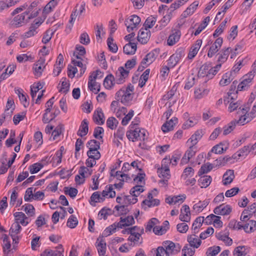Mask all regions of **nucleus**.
I'll list each match as a JSON object with an SVG mask.
<instances>
[{
	"mask_svg": "<svg viewBox=\"0 0 256 256\" xmlns=\"http://www.w3.org/2000/svg\"><path fill=\"white\" fill-rule=\"evenodd\" d=\"M134 86L130 84L127 87H123L116 92L115 99L120 100L125 106H128L133 98Z\"/></svg>",
	"mask_w": 256,
	"mask_h": 256,
	"instance_id": "f257e3e1",
	"label": "nucleus"
},
{
	"mask_svg": "<svg viewBox=\"0 0 256 256\" xmlns=\"http://www.w3.org/2000/svg\"><path fill=\"white\" fill-rule=\"evenodd\" d=\"M249 108L248 107L241 108L240 107L237 112L240 116L238 120H236V124L239 125H244L250 122L254 118V116H249V114H248Z\"/></svg>",
	"mask_w": 256,
	"mask_h": 256,
	"instance_id": "f03ea898",
	"label": "nucleus"
},
{
	"mask_svg": "<svg viewBox=\"0 0 256 256\" xmlns=\"http://www.w3.org/2000/svg\"><path fill=\"white\" fill-rule=\"evenodd\" d=\"M186 54L185 49L182 47L178 48L175 53L172 54L168 60V65L170 68H174L178 62V61Z\"/></svg>",
	"mask_w": 256,
	"mask_h": 256,
	"instance_id": "7ed1b4c3",
	"label": "nucleus"
},
{
	"mask_svg": "<svg viewBox=\"0 0 256 256\" xmlns=\"http://www.w3.org/2000/svg\"><path fill=\"white\" fill-rule=\"evenodd\" d=\"M140 20V18L135 14L132 15L126 19L124 24L126 26L127 31L128 32H131L134 30H137Z\"/></svg>",
	"mask_w": 256,
	"mask_h": 256,
	"instance_id": "20e7f679",
	"label": "nucleus"
},
{
	"mask_svg": "<svg viewBox=\"0 0 256 256\" xmlns=\"http://www.w3.org/2000/svg\"><path fill=\"white\" fill-rule=\"evenodd\" d=\"M101 74L100 70L93 72L88 78V87L90 90L97 94L100 90V86L95 82L98 76Z\"/></svg>",
	"mask_w": 256,
	"mask_h": 256,
	"instance_id": "39448f33",
	"label": "nucleus"
},
{
	"mask_svg": "<svg viewBox=\"0 0 256 256\" xmlns=\"http://www.w3.org/2000/svg\"><path fill=\"white\" fill-rule=\"evenodd\" d=\"M45 18H36L34 21L33 23L32 24L31 26L29 28V30L24 32V38H28L31 36H34L37 34L36 30L41 25V24L44 22Z\"/></svg>",
	"mask_w": 256,
	"mask_h": 256,
	"instance_id": "423d86ee",
	"label": "nucleus"
},
{
	"mask_svg": "<svg viewBox=\"0 0 256 256\" xmlns=\"http://www.w3.org/2000/svg\"><path fill=\"white\" fill-rule=\"evenodd\" d=\"M38 3V0L34 1L28 7L27 10L24 12L26 15H28V20L34 18L38 16L39 12L40 10V8H37Z\"/></svg>",
	"mask_w": 256,
	"mask_h": 256,
	"instance_id": "0eeeda50",
	"label": "nucleus"
},
{
	"mask_svg": "<svg viewBox=\"0 0 256 256\" xmlns=\"http://www.w3.org/2000/svg\"><path fill=\"white\" fill-rule=\"evenodd\" d=\"M129 70H125L124 67L120 66L115 74L116 82L121 84L125 82V79L128 77Z\"/></svg>",
	"mask_w": 256,
	"mask_h": 256,
	"instance_id": "6e6552de",
	"label": "nucleus"
},
{
	"mask_svg": "<svg viewBox=\"0 0 256 256\" xmlns=\"http://www.w3.org/2000/svg\"><path fill=\"white\" fill-rule=\"evenodd\" d=\"M138 124H134V121H132L130 126V130L126 132V136L132 142H136L138 140V128L136 127Z\"/></svg>",
	"mask_w": 256,
	"mask_h": 256,
	"instance_id": "1a4fd4ad",
	"label": "nucleus"
},
{
	"mask_svg": "<svg viewBox=\"0 0 256 256\" xmlns=\"http://www.w3.org/2000/svg\"><path fill=\"white\" fill-rule=\"evenodd\" d=\"M223 42V40L222 38H218L216 41L210 46L208 56L209 58H212L220 49Z\"/></svg>",
	"mask_w": 256,
	"mask_h": 256,
	"instance_id": "9d476101",
	"label": "nucleus"
},
{
	"mask_svg": "<svg viewBox=\"0 0 256 256\" xmlns=\"http://www.w3.org/2000/svg\"><path fill=\"white\" fill-rule=\"evenodd\" d=\"M232 211V208L230 206L223 204L215 208L214 212L216 214L225 216L229 214Z\"/></svg>",
	"mask_w": 256,
	"mask_h": 256,
	"instance_id": "9b49d317",
	"label": "nucleus"
},
{
	"mask_svg": "<svg viewBox=\"0 0 256 256\" xmlns=\"http://www.w3.org/2000/svg\"><path fill=\"white\" fill-rule=\"evenodd\" d=\"M150 36V31L147 28H142L138 32V40L142 44H146Z\"/></svg>",
	"mask_w": 256,
	"mask_h": 256,
	"instance_id": "f8f14e48",
	"label": "nucleus"
},
{
	"mask_svg": "<svg viewBox=\"0 0 256 256\" xmlns=\"http://www.w3.org/2000/svg\"><path fill=\"white\" fill-rule=\"evenodd\" d=\"M181 36V32L179 30L174 29L172 30V32L167 40V44L168 46H173L180 40Z\"/></svg>",
	"mask_w": 256,
	"mask_h": 256,
	"instance_id": "ddd939ff",
	"label": "nucleus"
},
{
	"mask_svg": "<svg viewBox=\"0 0 256 256\" xmlns=\"http://www.w3.org/2000/svg\"><path fill=\"white\" fill-rule=\"evenodd\" d=\"M158 51L156 50H154L149 53H148L142 60V64H146L148 66L151 64L156 59L158 56Z\"/></svg>",
	"mask_w": 256,
	"mask_h": 256,
	"instance_id": "4468645a",
	"label": "nucleus"
},
{
	"mask_svg": "<svg viewBox=\"0 0 256 256\" xmlns=\"http://www.w3.org/2000/svg\"><path fill=\"white\" fill-rule=\"evenodd\" d=\"M248 74L249 76H246V78H244V80L238 85L237 90L236 91V93L238 90L242 91L247 90L250 86V84L252 82L254 76L252 74Z\"/></svg>",
	"mask_w": 256,
	"mask_h": 256,
	"instance_id": "2eb2a0df",
	"label": "nucleus"
},
{
	"mask_svg": "<svg viewBox=\"0 0 256 256\" xmlns=\"http://www.w3.org/2000/svg\"><path fill=\"white\" fill-rule=\"evenodd\" d=\"M93 119L94 122L98 124H103L104 122V116L102 110L100 108H98L94 111Z\"/></svg>",
	"mask_w": 256,
	"mask_h": 256,
	"instance_id": "dca6fc26",
	"label": "nucleus"
},
{
	"mask_svg": "<svg viewBox=\"0 0 256 256\" xmlns=\"http://www.w3.org/2000/svg\"><path fill=\"white\" fill-rule=\"evenodd\" d=\"M26 14L23 12L20 14L17 15L10 22V24L14 28H18L24 24L25 16Z\"/></svg>",
	"mask_w": 256,
	"mask_h": 256,
	"instance_id": "f3484780",
	"label": "nucleus"
},
{
	"mask_svg": "<svg viewBox=\"0 0 256 256\" xmlns=\"http://www.w3.org/2000/svg\"><path fill=\"white\" fill-rule=\"evenodd\" d=\"M202 44V40H198L190 48V50L188 56V59H192L198 54L200 46Z\"/></svg>",
	"mask_w": 256,
	"mask_h": 256,
	"instance_id": "a211bd4d",
	"label": "nucleus"
},
{
	"mask_svg": "<svg viewBox=\"0 0 256 256\" xmlns=\"http://www.w3.org/2000/svg\"><path fill=\"white\" fill-rule=\"evenodd\" d=\"M88 170V168L84 166H81L78 170L79 174L75 176V181L76 184L80 185L83 184L85 181V172Z\"/></svg>",
	"mask_w": 256,
	"mask_h": 256,
	"instance_id": "6ab92c4d",
	"label": "nucleus"
},
{
	"mask_svg": "<svg viewBox=\"0 0 256 256\" xmlns=\"http://www.w3.org/2000/svg\"><path fill=\"white\" fill-rule=\"evenodd\" d=\"M14 215L15 218V222H18L19 224H20L24 226H26L29 223V222L27 220L28 218L24 213L22 212H16Z\"/></svg>",
	"mask_w": 256,
	"mask_h": 256,
	"instance_id": "aec40b11",
	"label": "nucleus"
},
{
	"mask_svg": "<svg viewBox=\"0 0 256 256\" xmlns=\"http://www.w3.org/2000/svg\"><path fill=\"white\" fill-rule=\"evenodd\" d=\"M178 122L176 117L172 118L168 122H166L162 126V130L164 132H166L173 130L174 126Z\"/></svg>",
	"mask_w": 256,
	"mask_h": 256,
	"instance_id": "412c9836",
	"label": "nucleus"
},
{
	"mask_svg": "<svg viewBox=\"0 0 256 256\" xmlns=\"http://www.w3.org/2000/svg\"><path fill=\"white\" fill-rule=\"evenodd\" d=\"M88 132V122L86 119H84L81 122L77 134L82 137L87 134Z\"/></svg>",
	"mask_w": 256,
	"mask_h": 256,
	"instance_id": "4be33fe9",
	"label": "nucleus"
},
{
	"mask_svg": "<svg viewBox=\"0 0 256 256\" xmlns=\"http://www.w3.org/2000/svg\"><path fill=\"white\" fill-rule=\"evenodd\" d=\"M228 148V144L226 142H221L213 146L211 152H213L216 154H221L224 151H226Z\"/></svg>",
	"mask_w": 256,
	"mask_h": 256,
	"instance_id": "5701e85b",
	"label": "nucleus"
},
{
	"mask_svg": "<svg viewBox=\"0 0 256 256\" xmlns=\"http://www.w3.org/2000/svg\"><path fill=\"white\" fill-rule=\"evenodd\" d=\"M234 178V170H228L223 176V184L225 186L230 184Z\"/></svg>",
	"mask_w": 256,
	"mask_h": 256,
	"instance_id": "b1692460",
	"label": "nucleus"
},
{
	"mask_svg": "<svg viewBox=\"0 0 256 256\" xmlns=\"http://www.w3.org/2000/svg\"><path fill=\"white\" fill-rule=\"evenodd\" d=\"M100 142L96 140H89L86 144V146L89 148L87 154H90L92 151L96 152V150L100 148Z\"/></svg>",
	"mask_w": 256,
	"mask_h": 256,
	"instance_id": "393cba45",
	"label": "nucleus"
},
{
	"mask_svg": "<svg viewBox=\"0 0 256 256\" xmlns=\"http://www.w3.org/2000/svg\"><path fill=\"white\" fill-rule=\"evenodd\" d=\"M231 52L232 48L230 47L222 49L220 52L218 53L219 56L218 61L221 62V64L222 63L224 62L227 60Z\"/></svg>",
	"mask_w": 256,
	"mask_h": 256,
	"instance_id": "a878e982",
	"label": "nucleus"
},
{
	"mask_svg": "<svg viewBox=\"0 0 256 256\" xmlns=\"http://www.w3.org/2000/svg\"><path fill=\"white\" fill-rule=\"evenodd\" d=\"M188 241L190 244V246L194 248H198L202 243L200 240L198 238L196 234L188 236Z\"/></svg>",
	"mask_w": 256,
	"mask_h": 256,
	"instance_id": "bb28decb",
	"label": "nucleus"
},
{
	"mask_svg": "<svg viewBox=\"0 0 256 256\" xmlns=\"http://www.w3.org/2000/svg\"><path fill=\"white\" fill-rule=\"evenodd\" d=\"M208 64H204L202 65L198 72V77L204 78V83H206L208 80L206 78V76L208 74Z\"/></svg>",
	"mask_w": 256,
	"mask_h": 256,
	"instance_id": "cd10ccee",
	"label": "nucleus"
},
{
	"mask_svg": "<svg viewBox=\"0 0 256 256\" xmlns=\"http://www.w3.org/2000/svg\"><path fill=\"white\" fill-rule=\"evenodd\" d=\"M59 0H51L48 2L44 8L42 14L44 16V18H46V15L50 12L55 6L58 4Z\"/></svg>",
	"mask_w": 256,
	"mask_h": 256,
	"instance_id": "c85d7f7f",
	"label": "nucleus"
},
{
	"mask_svg": "<svg viewBox=\"0 0 256 256\" xmlns=\"http://www.w3.org/2000/svg\"><path fill=\"white\" fill-rule=\"evenodd\" d=\"M136 44L135 42H128L123 48L124 52L126 54H134L136 50Z\"/></svg>",
	"mask_w": 256,
	"mask_h": 256,
	"instance_id": "c756f323",
	"label": "nucleus"
},
{
	"mask_svg": "<svg viewBox=\"0 0 256 256\" xmlns=\"http://www.w3.org/2000/svg\"><path fill=\"white\" fill-rule=\"evenodd\" d=\"M228 232L224 233L220 232L216 233V237L218 240L223 241L226 245L231 246L232 244V240L228 237Z\"/></svg>",
	"mask_w": 256,
	"mask_h": 256,
	"instance_id": "7c9ffc66",
	"label": "nucleus"
},
{
	"mask_svg": "<svg viewBox=\"0 0 256 256\" xmlns=\"http://www.w3.org/2000/svg\"><path fill=\"white\" fill-rule=\"evenodd\" d=\"M221 66L222 64H216L214 67H212L210 64H209L208 74L206 76L207 80L212 79L214 77V76L218 73V72L220 70Z\"/></svg>",
	"mask_w": 256,
	"mask_h": 256,
	"instance_id": "2f4dec72",
	"label": "nucleus"
},
{
	"mask_svg": "<svg viewBox=\"0 0 256 256\" xmlns=\"http://www.w3.org/2000/svg\"><path fill=\"white\" fill-rule=\"evenodd\" d=\"M204 135V132L202 130H197L194 134H192L188 140L190 141L192 146H195L201 139Z\"/></svg>",
	"mask_w": 256,
	"mask_h": 256,
	"instance_id": "473e14b6",
	"label": "nucleus"
},
{
	"mask_svg": "<svg viewBox=\"0 0 256 256\" xmlns=\"http://www.w3.org/2000/svg\"><path fill=\"white\" fill-rule=\"evenodd\" d=\"M232 72H229L224 74L220 82V84L221 86H227L230 84V82L233 80Z\"/></svg>",
	"mask_w": 256,
	"mask_h": 256,
	"instance_id": "72a5a7b5",
	"label": "nucleus"
},
{
	"mask_svg": "<svg viewBox=\"0 0 256 256\" xmlns=\"http://www.w3.org/2000/svg\"><path fill=\"white\" fill-rule=\"evenodd\" d=\"M212 178L210 176H202L198 180V184L201 188L208 187L212 182Z\"/></svg>",
	"mask_w": 256,
	"mask_h": 256,
	"instance_id": "f704fd0d",
	"label": "nucleus"
},
{
	"mask_svg": "<svg viewBox=\"0 0 256 256\" xmlns=\"http://www.w3.org/2000/svg\"><path fill=\"white\" fill-rule=\"evenodd\" d=\"M204 222V216H199L196 218L192 226V230L194 234H197L198 232V228L202 226Z\"/></svg>",
	"mask_w": 256,
	"mask_h": 256,
	"instance_id": "c9c22d12",
	"label": "nucleus"
},
{
	"mask_svg": "<svg viewBox=\"0 0 256 256\" xmlns=\"http://www.w3.org/2000/svg\"><path fill=\"white\" fill-rule=\"evenodd\" d=\"M244 230L246 233H250L256 230V221L254 220H249L244 224Z\"/></svg>",
	"mask_w": 256,
	"mask_h": 256,
	"instance_id": "e433bc0d",
	"label": "nucleus"
},
{
	"mask_svg": "<svg viewBox=\"0 0 256 256\" xmlns=\"http://www.w3.org/2000/svg\"><path fill=\"white\" fill-rule=\"evenodd\" d=\"M209 204V200H206L204 201H199L196 204L193 206V209L196 210V212H201Z\"/></svg>",
	"mask_w": 256,
	"mask_h": 256,
	"instance_id": "4c0bfd02",
	"label": "nucleus"
},
{
	"mask_svg": "<svg viewBox=\"0 0 256 256\" xmlns=\"http://www.w3.org/2000/svg\"><path fill=\"white\" fill-rule=\"evenodd\" d=\"M98 252L100 256H104L106 250V242L101 239L100 242L96 245Z\"/></svg>",
	"mask_w": 256,
	"mask_h": 256,
	"instance_id": "58836bf2",
	"label": "nucleus"
},
{
	"mask_svg": "<svg viewBox=\"0 0 256 256\" xmlns=\"http://www.w3.org/2000/svg\"><path fill=\"white\" fill-rule=\"evenodd\" d=\"M186 2V0H177L174 3H172L170 7L168 8V13L172 14V12L178 8L180 6L184 4Z\"/></svg>",
	"mask_w": 256,
	"mask_h": 256,
	"instance_id": "ea45409f",
	"label": "nucleus"
},
{
	"mask_svg": "<svg viewBox=\"0 0 256 256\" xmlns=\"http://www.w3.org/2000/svg\"><path fill=\"white\" fill-rule=\"evenodd\" d=\"M248 146H246L234 154V158H240L248 156L250 154Z\"/></svg>",
	"mask_w": 256,
	"mask_h": 256,
	"instance_id": "a19ab883",
	"label": "nucleus"
},
{
	"mask_svg": "<svg viewBox=\"0 0 256 256\" xmlns=\"http://www.w3.org/2000/svg\"><path fill=\"white\" fill-rule=\"evenodd\" d=\"M156 18L152 16H148L146 20L144 26V28H152L156 24Z\"/></svg>",
	"mask_w": 256,
	"mask_h": 256,
	"instance_id": "79ce46f5",
	"label": "nucleus"
},
{
	"mask_svg": "<svg viewBox=\"0 0 256 256\" xmlns=\"http://www.w3.org/2000/svg\"><path fill=\"white\" fill-rule=\"evenodd\" d=\"M116 81V78L112 74L106 76L104 81V85L107 88H110L114 85V81Z\"/></svg>",
	"mask_w": 256,
	"mask_h": 256,
	"instance_id": "37998d69",
	"label": "nucleus"
},
{
	"mask_svg": "<svg viewBox=\"0 0 256 256\" xmlns=\"http://www.w3.org/2000/svg\"><path fill=\"white\" fill-rule=\"evenodd\" d=\"M42 85L40 83L34 84L30 86V95L34 99L36 95V93L42 88Z\"/></svg>",
	"mask_w": 256,
	"mask_h": 256,
	"instance_id": "c03bdc74",
	"label": "nucleus"
},
{
	"mask_svg": "<svg viewBox=\"0 0 256 256\" xmlns=\"http://www.w3.org/2000/svg\"><path fill=\"white\" fill-rule=\"evenodd\" d=\"M144 190L142 186L136 185L130 190V194L133 196L138 197Z\"/></svg>",
	"mask_w": 256,
	"mask_h": 256,
	"instance_id": "a18cd8bd",
	"label": "nucleus"
},
{
	"mask_svg": "<svg viewBox=\"0 0 256 256\" xmlns=\"http://www.w3.org/2000/svg\"><path fill=\"white\" fill-rule=\"evenodd\" d=\"M22 227L18 222H14L12 224L10 229V235L16 234L17 235L20 233L22 230Z\"/></svg>",
	"mask_w": 256,
	"mask_h": 256,
	"instance_id": "49530a36",
	"label": "nucleus"
},
{
	"mask_svg": "<svg viewBox=\"0 0 256 256\" xmlns=\"http://www.w3.org/2000/svg\"><path fill=\"white\" fill-rule=\"evenodd\" d=\"M183 252L182 256H192L195 252V248L190 246H185L182 250Z\"/></svg>",
	"mask_w": 256,
	"mask_h": 256,
	"instance_id": "de8ad7c7",
	"label": "nucleus"
},
{
	"mask_svg": "<svg viewBox=\"0 0 256 256\" xmlns=\"http://www.w3.org/2000/svg\"><path fill=\"white\" fill-rule=\"evenodd\" d=\"M43 167V164L36 162L30 165L28 169L32 174H34L38 172Z\"/></svg>",
	"mask_w": 256,
	"mask_h": 256,
	"instance_id": "09e8293b",
	"label": "nucleus"
},
{
	"mask_svg": "<svg viewBox=\"0 0 256 256\" xmlns=\"http://www.w3.org/2000/svg\"><path fill=\"white\" fill-rule=\"evenodd\" d=\"M236 124V120H234L230 122L228 126L224 127L223 134L226 136L230 134L234 128Z\"/></svg>",
	"mask_w": 256,
	"mask_h": 256,
	"instance_id": "8fccbe9b",
	"label": "nucleus"
},
{
	"mask_svg": "<svg viewBox=\"0 0 256 256\" xmlns=\"http://www.w3.org/2000/svg\"><path fill=\"white\" fill-rule=\"evenodd\" d=\"M104 132V130L102 127L96 126L94 130V136L96 139L101 140V142H102L103 140L102 134H103Z\"/></svg>",
	"mask_w": 256,
	"mask_h": 256,
	"instance_id": "3c124183",
	"label": "nucleus"
},
{
	"mask_svg": "<svg viewBox=\"0 0 256 256\" xmlns=\"http://www.w3.org/2000/svg\"><path fill=\"white\" fill-rule=\"evenodd\" d=\"M3 242L4 245L3 246V251L5 254H8L10 252V248L11 244L10 242L8 240V238L7 235L4 234L3 238Z\"/></svg>",
	"mask_w": 256,
	"mask_h": 256,
	"instance_id": "603ef678",
	"label": "nucleus"
},
{
	"mask_svg": "<svg viewBox=\"0 0 256 256\" xmlns=\"http://www.w3.org/2000/svg\"><path fill=\"white\" fill-rule=\"evenodd\" d=\"M41 256H64L61 252L50 249L45 250L40 254Z\"/></svg>",
	"mask_w": 256,
	"mask_h": 256,
	"instance_id": "864d4df0",
	"label": "nucleus"
},
{
	"mask_svg": "<svg viewBox=\"0 0 256 256\" xmlns=\"http://www.w3.org/2000/svg\"><path fill=\"white\" fill-rule=\"evenodd\" d=\"M114 39L112 36L108 38L107 40V44L110 51L116 53L118 50V48L116 44L113 43Z\"/></svg>",
	"mask_w": 256,
	"mask_h": 256,
	"instance_id": "5fc2aeb1",
	"label": "nucleus"
},
{
	"mask_svg": "<svg viewBox=\"0 0 256 256\" xmlns=\"http://www.w3.org/2000/svg\"><path fill=\"white\" fill-rule=\"evenodd\" d=\"M227 22L226 18L218 26V27L215 30L213 36L214 38H217L220 34L224 31V30L226 26V24Z\"/></svg>",
	"mask_w": 256,
	"mask_h": 256,
	"instance_id": "6e6d98bb",
	"label": "nucleus"
},
{
	"mask_svg": "<svg viewBox=\"0 0 256 256\" xmlns=\"http://www.w3.org/2000/svg\"><path fill=\"white\" fill-rule=\"evenodd\" d=\"M114 210L118 211V216L126 214L129 212V210L126 205L116 206Z\"/></svg>",
	"mask_w": 256,
	"mask_h": 256,
	"instance_id": "4d7b16f0",
	"label": "nucleus"
},
{
	"mask_svg": "<svg viewBox=\"0 0 256 256\" xmlns=\"http://www.w3.org/2000/svg\"><path fill=\"white\" fill-rule=\"evenodd\" d=\"M220 248L219 246H214L209 248L206 252L207 256H215L220 251Z\"/></svg>",
	"mask_w": 256,
	"mask_h": 256,
	"instance_id": "13d9d810",
	"label": "nucleus"
},
{
	"mask_svg": "<svg viewBox=\"0 0 256 256\" xmlns=\"http://www.w3.org/2000/svg\"><path fill=\"white\" fill-rule=\"evenodd\" d=\"M172 14L170 13H168L167 14L164 16L158 22V23L160 24V28L161 29L168 24L172 18Z\"/></svg>",
	"mask_w": 256,
	"mask_h": 256,
	"instance_id": "bf43d9fd",
	"label": "nucleus"
},
{
	"mask_svg": "<svg viewBox=\"0 0 256 256\" xmlns=\"http://www.w3.org/2000/svg\"><path fill=\"white\" fill-rule=\"evenodd\" d=\"M78 224V220L76 216L74 215H72L68 218L66 225L68 227L74 228Z\"/></svg>",
	"mask_w": 256,
	"mask_h": 256,
	"instance_id": "052dcab7",
	"label": "nucleus"
},
{
	"mask_svg": "<svg viewBox=\"0 0 256 256\" xmlns=\"http://www.w3.org/2000/svg\"><path fill=\"white\" fill-rule=\"evenodd\" d=\"M254 215L256 218V202H254L250 206L244 210V214H248Z\"/></svg>",
	"mask_w": 256,
	"mask_h": 256,
	"instance_id": "680f3d73",
	"label": "nucleus"
},
{
	"mask_svg": "<svg viewBox=\"0 0 256 256\" xmlns=\"http://www.w3.org/2000/svg\"><path fill=\"white\" fill-rule=\"evenodd\" d=\"M24 208V211L26 212V214H28L30 216H32L34 215L35 209L34 206L32 204H27L23 206L22 208Z\"/></svg>",
	"mask_w": 256,
	"mask_h": 256,
	"instance_id": "e2e57ef3",
	"label": "nucleus"
},
{
	"mask_svg": "<svg viewBox=\"0 0 256 256\" xmlns=\"http://www.w3.org/2000/svg\"><path fill=\"white\" fill-rule=\"evenodd\" d=\"M158 222V220L156 218H152L150 219L147 223L146 226V232H151L152 228L154 227L155 225Z\"/></svg>",
	"mask_w": 256,
	"mask_h": 256,
	"instance_id": "0e129e2a",
	"label": "nucleus"
},
{
	"mask_svg": "<svg viewBox=\"0 0 256 256\" xmlns=\"http://www.w3.org/2000/svg\"><path fill=\"white\" fill-rule=\"evenodd\" d=\"M64 192L66 194H68L71 198H74L77 195L78 190L74 188H64Z\"/></svg>",
	"mask_w": 256,
	"mask_h": 256,
	"instance_id": "69168bd1",
	"label": "nucleus"
},
{
	"mask_svg": "<svg viewBox=\"0 0 256 256\" xmlns=\"http://www.w3.org/2000/svg\"><path fill=\"white\" fill-rule=\"evenodd\" d=\"M118 124V121L114 117L109 118L106 121L107 126L112 130L114 129Z\"/></svg>",
	"mask_w": 256,
	"mask_h": 256,
	"instance_id": "338daca9",
	"label": "nucleus"
},
{
	"mask_svg": "<svg viewBox=\"0 0 256 256\" xmlns=\"http://www.w3.org/2000/svg\"><path fill=\"white\" fill-rule=\"evenodd\" d=\"M244 246H239L236 247L234 251V255L235 256H244L246 254Z\"/></svg>",
	"mask_w": 256,
	"mask_h": 256,
	"instance_id": "774afa93",
	"label": "nucleus"
}]
</instances>
